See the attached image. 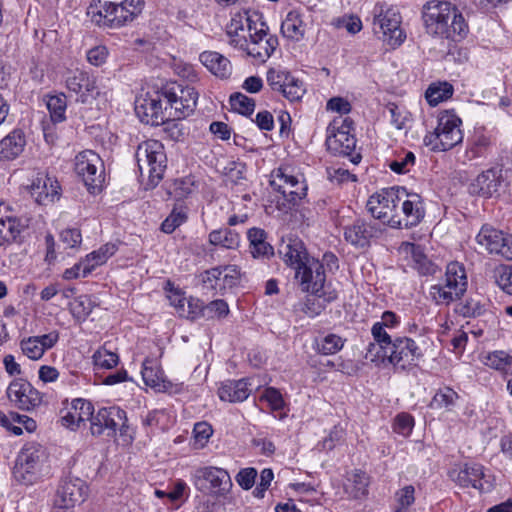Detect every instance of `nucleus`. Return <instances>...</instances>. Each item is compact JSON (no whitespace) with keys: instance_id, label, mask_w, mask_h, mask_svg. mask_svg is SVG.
<instances>
[{"instance_id":"nucleus-30","label":"nucleus","mask_w":512,"mask_h":512,"mask_svg":"<svg viewBox=\"0 0 512 512\" xmlns=\"http://www.w3.org/2000/svg\"><path fill=\"white\" fill-rule=\"evenodd\" d=\"M92 412H94V407L91 402L82 398L74 399L70 410L61 417V424L75 430L80 427L81 423L91 421Z\"/></svg>"},{"instance_id":"nucleus-38","label":"nucleus","mask_w":512,"mask_h":512,"mask_svg":"<svg viewBox=\"0 0 512 512\" xmlns=\"http://www.w3.org/2000/svg\"><path fill=\"white\" fill-rule=\"evenodd\" d=\"M117 246L113 243H106L98 250L92 251L85 258V267L82 277L88 276L96 267L103 265L106 261L115 254Z\"/></svg>"},{"instance_id":"nucleus-34","label":"nucleus","mask_w":512,"mask_h":512,"mask_svg":"<svg viewBox=\"0 0 512 512\" xmlns=\"http://www.w3.org/2000/svg\"><path fill=\"white\" fill-rule=\"evenodd\" d=\"M282 35L291 41H301L306 33V23L303 13L299 10H291L287 13L281 24Z\"/></svg>"},{"instance_id":"nucleus-17","label":"nucleus","mask_w":512,"mask_h":512,"mask_svg":"<svg viewBox=\"0 0 512 512\" xmlns=\"http://www.w3.org/2000/svg\"><path fill=\"white\" fill-rule=\"evenodd\" d=\"M476 241L490 254L512 261V235L485 225L477 234Z\"/></svg>"},{"instance_id":"nucleus-5","label":"nucleus","mask_w":512,"mask_h":512,"mask_svg":"<svg viewBox=\"0 0 512 512\" xmlns=\"http://www.w3.org/2000/svg\"><path fill=\"white\" fill-rule=\"evenodd\" d=\"M295 280L301 291L323 299L324 302H332L337 298L335 290L327 289L324 264L319 259L312 257L298 266Z\"/></svg>"},{"instance_id":"nucleus-63","label":"nucleus","mask_w":512,"mask_h":512,"mask_svg":"<svg viewBox=\"0 0 512 512\" xmlns=\"http://www.w3.org/2000/svg\"><path fill=\"white\" fill-rule=\"evenodd\" d=\"M108 57V49L106 46H95L87 51V61L96 67L103 65Z\"/></svg>"},{"instance_id":"nucleus-47","label":"nucleus","mask_w":512,"mask_h":512,"mask_svg":"<svg viewBox=\"0 0 512 512\" xmlns=\"http://www.w3.org/2000/svg\"><path fill=\"white\" fill-rule=\"evenodd\" d=\"M458 397L459 396L456 391H454L450 387L445 386L443 388H440L436 392V394L434 395V397L431 401L430 406L432 408L449 409L450 407H452L455 404Z\"/></svg>"},{"instance_id":"nucleus-51","label":"nucleus","mask_w":512,"mask_h":512,"mask_svg":"<svg viewBox=\"0 0 512 512\" xmlns=\"http://www.w3.org/2000/svg\"><path fill=\"white\" fill-rule=\"evenodd\" d=\"M494 278L496 284L503 292L512 295V266L500 265L496 267Z\"/></svg>"},{"instance_id":"nucleus-62","label":"nucleus","mask_w":512,"mask_h":512,"mask_svg":"<svg viewBox=\"0 0 512 512\" xmlns=\"http://www.w3.org/2000/svg\"><path fill=\"white\" fill-rule=\"evenodd\" d=\"M194 439L200 447H203L213 434V429L207 422H198L193 429Z\"/></svg>"},{"instance_id":"nucleus-16","label":"nucleus","mask_w":512,"mask_h":512,"mask_svg":"<svg viewBox=\"0 0 512 512\" xmlns=\"http://www.w3.org/2000/svg\"><path fill=\"white\" fill-rule=\"evenodd\" d=\"M65 85L76 95V101L83 104L91 103L99 95L96 78L85 70L68 71L65 76Z\"/></svg>"},{"instance_id":"nucleus-45","label":"nucleus","mask_w":512,"mask_h":512,"mask_svg":"<svg viewBox=\"0 0 512 512\" xmlns=\"http://www.w3.org/2000/svg\"><path fill=\"white\" fill-rule=\"evenodd\" d=\"M66 107V97L64 94L50 96L47 100V108L54 123L65 120Z\"/></svg>"},{"instance_id":"nucleus-53","label":"nucleus","mask_w":512,"mask_h":512,"mask_svg":"<svg viewBox=\"0 0 512 512\" xmlns=\"http://www.w3.org/2000/svg\"><path fill=\"white\" fill-rule=\"evenodd\" d=\"M20 345L23 354L32 360L40 359L45 352L41 347V342L35 336L23 339Z\"/></svg>"},{"instance_id":"nucleus-7","label":"nucleus","mask_w":512,"mask_h":512,"mask_svg":"<svg viewBox=\"0 0 512 512\" xmlns=\"http://www.w3.org/2000/svg\"><path fill=\"white\" fill-rule=\"evenodd\" d=\"M462 120L452 111L439 114L437 127L424 137V144L432 151H448L463 141Z\"/></svg>"},{"instance_id":"nucleus-54","label":"nucleus","mask_w":512,"mask_h":512,"mask_svg":"<svg viewBox=\"0 0 512 512\" xmlns=\"http://www.w3.org/2000/svg\"><path fill=\"white\" fill-rule=\"evenodd\" d=\"M0 422L4 427H9L11 422L17 423L24 426L28 432H32L36 429L35 420L26 415H20L15 412H11L8 415H3L0 419Z\"/></svg>"},{"instance_id":"nucleus-9","label":"nucleus","mask_w":512,"mask_h":512,"mask_svg":"<svg viewBox=\"0 0 512 512\" xmlns=\"http://www.w3.org/2000/svg\"><path fill=\"white\" fill-rule=\"evenodd\" d=\"M269 182L275 191L282 194L285 201L282 205L286 211L297 205L307 194L305 182L291 174L288 167L273 170Z\"/></svg>"},{"instance_id":"nucleus-40","label":"nucleus","mask_w":512,"mask_h":512,"mask_svg":"<svg viewBox=\"0 0 512 512\" xmlns=\"http://www.w3.org/2000/svg\"><path fill=\"white\" fill-rule=\"evenodd\" d=\"M482 363L491 369L512 375V355L503 350L487 353L482 357Z\"/></svg>"},{"instance_id":"nucleus-55","label":"nucleus","mask_w":512,"mask_h":512,"mask_svg":"<svg viewBox=\"0 0 512 512\" xmlns=\"http://www.w3.org/2000/svg\"><path fill=\"white\" fill-rule=\"evenodd\" d=\"M228 313V304L221 299L211 301L204 308V318L206 319L222 318L227 316Z\"/></svg>"},{"instance_id":"nucleus-29","label":"nucleus","mask_w":512,"mask_h":512,"mask_svg":"<svg viewBox=\"0 0 512 512\" xmlns=\"http://www.w3.org/2000/svg\"><path fill=\"white\" fill-rule=\"evenodd\" d=\"M27 145L26 135L16 128L0 140V161H13L20 157Z\"/></svg>"},{"instance_id":"nucleus-35","label":"nucleus","mask_w":512,"mask_h":512,"mask_svg":"<svg viewBox=\"0 0 512 512\" xmlns=\"http://www.w3.org/2000/svg\"><path fill=\"white\" fill-rule=\"evenodd\" d=\"M27 224L22 219L12 216L0 218V248L13 242H21V234Z\"/></svg>"},{"instance_id":"nucleus-41","label":"nucleus","mask_w":512,"mask_h":512,"mask_svg":"<svg viewBox=\"0 0 512 512\" xmlns=\"http://www.w3.org/2000/svg\"><path fill=\"white\" fill-rule=\"evenodd\" d=\"M453 94V86L448 82L432 83L425 92L429 105L436 106L449 99Z\"/></svg>"},{"instance_id":"nucleus-23","label":"nucleus","mask_w":512,"mask_h":512,"mask_svg":"<svg viewBox=\"0 0 512 512\" xmlns=\"http://www.w3.org/2000/svg\"><path fill=\"white\" fill-rule=\"evenodd\" d=\"M111 9V28L117 29L125 26L137 18L143 11L144 0H122L121 2H110Z\"/></svg>"},{"instance_id":"nucleus-21","label":"nucleus","mask_w":512,"mask_h":512,"mask_svg":"<svg viewBox=\"0 0 512 512\" xmlns=\"http://www.w3.org/2000/svg\"><path fill=\"white\" fill-rule=\"evenodd\" d=\"M7 396L17 408L26 411L35 409L42 402L41 393L22 378L15 379L9 384Z\"/></svg>"},{"instance_id":"nucleus-25","label":"nucleus","mask_w":512,"mask_h":512,"mask_svg":"<svg viewBox=\"0 0 512 512\" xmlns=\"http://www.w3.org/2000/svg\"><path fill=\"white\" fill-rule=\"evenodd\" d=\"M87 491L88 488L83 480L66 478L57 489L55 504L74 507L85 500Z\"/></svg>"},{"instance_id":"nucleus-36","label":"nucleus","mask_w":512,"mask_h":512,"mask_svg":"<svg viewBox=\"0 0 512 512\" xmlns=\"http://www.w3.org/2000/svg\"><path fill=\"white\" fill-rule=\"evenodd\" d=\"M250 253L254 258H269L274 254L273 247L267 242V233L261 228H251L247 232Z\"/></svg>"},{"instance_id":"nucleus-50","label":"nucleus","mask_w":512,"mask_h":512,"mask_svg":"<svg viewBox=\"0 0 512 512\" xmlns=\"http://www.w3.org/2000/svg\"><path fill=\"white\" fill-rule=\"evenodd\" d=\"M415 164V155L411 151H403L394 160L389 161L388 167L397 174L408 173Z\"/></svg>"},{"instance_id":"nucleus-4","label":"nucleus","mask_w":512,"mask_h":512,"mask_svg":"<svg viewBox=\"0 0 512 512\" xmlns=\"http://www.w3.org/2000/svg\"><path fill=\"white\" fill-rule=\"evenodd\" d=\"M135 158L141 177L147 176L148 184L155 187L162 180L167 167V157L162 143L157 140L140 143Z\"/></svg>"},{"instance_id":"nucleus-6","label":"nucleus","mask_w":512,"mask_h":512,"mask_svg":"<svg viewBox=\"0 0 512 512\" xmlns=\"http://www.w3.org/2000/svg\"><path fill=\"white\" fill-rule=\"evenodd\" d=\"M466 289L465 267L459 262H451L446 267L444 277L430 287L429 295L436 304L448 305L463 296Z\"/></svg>"},{"instance_id":"nucleus-61","label":"nucleus","mask_w":512,"mask_h":512,"mask_svg":"<svg viewBox=\"0 0 512 512\" xmlns=\"http://www.w3.org/2000/svg\"><path fill=\"white\" fill-rule=\"evenodd\" d=\"M257 474L253 467L243 468L237 473L235 480L242 489L249 490L254 486Z\"/></svg>"},{"instance_id":"nucleus-1","label":"nucleus","mask_w":512,"mask_h":512,"mask_svg":"<svg viewBox=\"0 0 512 512\" xmlns=\"http://www.w3.org/2000/svg\"><path fill=\"white\" fill-rule=\"evenodd\" d=\"M198 93L193 87L167 82L135 101V112L141 122L158 126L181 120L194 112Z\"/></svg>"},{"instance_id":"nucleus-56","label":"nucleus","mask_w":512,"mask_h":512,"mask_svg":"<svg viewBox=\"0 0 512 512\" xmlns=\"http://www.w3.org/2000/svg\"><path fill=\"white\" fill-rule=\"evenodd\" d=\"M413 427L414 418L408 413H400L394 419L393 430L402 436H409Z\"/></svg>"},{"instance_id":"nucleus-12","label":"nucleus","mask_w":512,"mask_h":512,"mask_svg":"<svg viewBox=\"0 0 512 512\" xmlns=\"http://www.w3.org/2000/svg\"><path fill=\"white\" fill-rule=\"evenodd\" d=\"M102 168L101 158L92 150H84L75 157V172L81 177L91 194H97L101 191L104 181Z\"/></svg>"},{"instance_id":"nucleus-64","label":"nucleus","mask_w":512,"mask_h":512,"mask_svg":"<svg viewBox=\"0 0 512 512\" xmlns=\"http://www.w3.org/2000/svg\"><path fill=\"white\" fill-rule=\"evenodd\" d=\"M186 304H187V309H186V312L184 315L186 318H188L190 320H196L201 317L204 318L205 305L200 299L190 297L187 300Z\"/></svg>"},{"instance_id":"nucleus-57","label":"nucleus","mask_w":512,"mask_h":512,"mask_svg":"<svg viewBox=\"0 0 512 512\" xmlns=\"http://www.w3.org/2000/svg\"><path fill=\"white\" fill-rule=\"evenodd\" d=\"M94 363L97 367L103 369H111L118 364V355L116 353L99 350L93 355Z\"/></svg>"},{"instance_id":"nucleus-52","label":"nucleus","mask_w":512,"mask_h":512,"mask_svg":"<svg viewBox=\"0 0 512 512\" xmlns=\"http://www.w3.org/2000/svg\"><path fill=\"white\" fill-rule=\"evenodd\" d=\"M245 24H247L248 31L251 33L254 29V24L257 23L251 19L247 11L235 14L227 27V35L244 31Z\"/></svg>"},{"instance_id":"nucleus-24","label":"nucleus","mask_w":512,"mask_h":512,"mask_svg":"<svg viewBox=\"0 0 512 512\" xmlns=\"http://www.w3.org/2000/svg\"><path fill=\"white\" fill-rule=\"evenodd\" d=\"M285 81H290V89L287 90V100L299 101L306 92L305 86L301 80L295 78L289 71L270 68L267 71V82L272 90L281 89Z\"/></svg>"},{"instance_id":"nucleus-11","label":"nucleus","mask_w":512,"mask_h":512,"mask_svg":"<svg viewBox=\"0 0 512 512\" xmlns=\"http://www.w3.org/2000/svg\"><path fill=\"white\" fill-rule=\"evenodd\" d=\"M197 490L215 496H225L232 487L229 473L219 467L207 466L197 468L192 476Z\"/></svg>"},{"instance_id":"nucleus-58","label":"nucleus","mask_w":512,"mask_h":512,"mask_svg":"<svg viewBox=\"0 0 512 512\" xmlns=\"http://www.w3.org/2000/svg\"><path fill=\"white\" fill-rule=\"evenodd\" d=\"M71 312L74 317L85 319L92 312V303L87 296H80L71 303Z\"/></svg>"},{"instance_id":"nucleus-27","label":"nucleus","mask_w":512,"mask_h":512,"mask_svg":"<svg viewBox=\"0 0 512 512\" xmlns=\"http://www.w3.org/2000/svg\"><path fill=\"white\" fill-rule=\"evenodd\" d=\"M501 170L491 168L480 173L470 184L471 194L479 195L485 198L495 195L501 185Z\"/></svg>"},{"instance_id":"nucleus-10","label":"nucleus","mask_w":512,"mask_h":512,"mask_svg":"<svg viewBox=\"0 0 512 512\" xmlns=\"http://www.w3.org/2000/svg\"><path fill=\"white\" fill-rule=\"evenodd\" d=\"M126 422L127 416L123 409L116 406L103 407L96 414L92 412L90 432L96 437L112 438L116 436L119 429L120 434L124 435L128 429Z\"/></svg>"},{"instance_id":"nucleus-2","label":"nucleus","mask_w":512,"mask_h":512,"mask_svg":"<svg viewBox=\"0 0 512 512\" xmlns=\"http://www.w3.org/2000/svg\"><path fill=\"white\" fill-rule=\"evenodd\" d=\"M426 32L433 36L457 41L468 32L464 17L450 2L430 1L423 7Z\"/></svg>"},{"instance_id":"nucleus-26","label":"nucleus","mask_w":512,"mask_h":512,"mask_svg":"<svg viewBox=\"0 0 512 512\" xmlns=\"http://www.w3.org/2000/svg\"><path fill=\"white\" fill-rule=\"evenodd\" d=\"M60 185L57 180L39 174L29 186L31 196L40 205L53 203L59 196Z\"/></svg>"},{"instance_id":"nucleus-15","label":"nucleus","mask_w":512,"mask_h":512,"mask_svg":"<svg viewBox=\"0 0 512 512\" xmlns=\"http://www.w3.org/2000/svg\"><path fill=\"white\" fill-rule=\"evenodd\" d=\"M379 9V12L375 15L374 23L379 24L383 33V40L392 47L401 45L406 35L400 27L402 18L399 10L386 5H381Z\"/></svg>"},{"instance_id":"nucleus-43","label":"nucleus","mask_w":512,"mask_h":512,"mask_svg":"<svg viewBox=\"0 0 512 512\" xmlns=\"http://www.w3.org/2000/svg\"><path fill=\"white\" fill-rule=\"evenodd\" d=\"M345 343V339L337 334H327L315 340V349L322 355H333L339 352Z\"/></svg>"},{"instance_id":"nucleus-37","label":"nucleus","mask_w":512,"mask_h":512,"mask_svg":"<svg viewBox=\"0 0 512 512\" xmlns=\"http://www.w3.org/2000/svg\"><path fill=\"white\" fill-rule=\"evenodd\" d=\"M201 63L214 75L226 78L231 73L230 61L218 52L205 51L200 54Z\"/></svg>"},{"instance_id":"nucleus-60","label":"nucleus","mask_w":512,"mask_h":512,"mask_svg":"<svg viewBox=\"0 0 512 512\" xmlns=\"http://www.w3.org/2000/svg\"><path fill=\"white\" fill-rule=\"evenodd\" d=\"M261 399L267 401L271 409L274 411L282 410L285 405L282 394L278 389L274 387L266 388L261 396Z\"/></svg>"},{"instance_id":"nucleus-22","label":"nucleus","mask_w":512,"mask_h":512,"mask_svg":"<svg viewBox=\"0 0 512 512\" xmlns=\"http://www.w3.org/2000/svg\"><path fill=\"white\" fill-rule=\"evenodd\" d=\"M381 233L379 224L361 218L344 227L345 240L356 248L368 247L371 241L378 238Z\"/></svg>"},{"instance_id":"nucleus-8","label":"nucleus","mask_w":512,"mask_h":512,"mask_svg":"<svg viewBox=\"0 0 512 512\" xmlns=\"http://www.w3.org/2000/svg\"><path fill=\"white\" fill-rule=\"evenodd\" d=\"M353 121L350 117H336L327 127L326 146L334 155L349 156L350 161L358 164L361 160L359 153L354 154L356 138L351 133Z\"/></svg>"},{"instance_id":"nucleus-14","label":"nucleus","mask_w":512,"mask_h":512,"mask_svg":"<svg viewBox=\"0 0 512 512\" xmlns=\"http://www.w3.org/2000/svg\"><path fill=\"white\" fill-rule=\"evenodd\" d=\"M399 187L382 189L372 194L366 204L368 211L375 219L381 220L392 227V218L396 219V211L399 208Z\"/></svg>"},{"instance_id":"nucleus-33","label":"nucleus","mask_w":512,"mask_h":512,"mask_svg":"<svg viewBox=\"0 0 512 512\" xmlns=\"http://www.w3.org/2000/svg\"><path fill=\"white\" fill-rule=\"evenodd\" d=\"M374 342L369 343L366 351V359L377 362L388 349L394 339L386 332L383 324L374 323L371 329Z\"/></svg>"},{"instance_id":"nucleus-46","label":"nucleus","mask_w":512,"mask_h":512,"mask_svg":"<svg viewBox=\"0 0 512 512\" xmlns=\"http://www.w3.org/2000/svg\"><path fill=\"white\" fill-rule=\"evenodd\" d=\"M229 102L234 111L244 116H249L254 112L255 101L245 94L235 92L230 96Z\"/></svg>"},{"instance_id":"nucleus-49","label":"nucleus","mask_w":512,"mask_h":512,"mask_svg":"<svg viewBox=\"0 0 512 512\" xmlns=\"http://www.w3.org/2000/svg\"><path fill=\"white\" fill-rule=\"evenodd\" d=\"M328 303L329 302H324V300L320 298L315 299L307 297L304 301L299 302L295 306V311L301 312L309 318H314L322 313Z\"/></svg>"},{"instance_id":"nucleus-20","label":"nucleus","mask_w":512,"mask_h":512,"mask_svg":"<svg viewBox=\"0 0 512 512\" xmlns=\"http://www.w3.org/2000/svg\"><path fill=\"white\" fill-rule=\"evenodd\" d=\"M450 476L461 487H473L480 492H489L494 483L490 476L484 472V467L478 463H466L459 470L450 472Z\"/></svg>"},{"instance_id":"nucleus-48","label":"nucleus","mask_w":512,"mask_h":512,"mask_svg":"<svg viewBox=\"0 0 512 512\" xmlns=\"http://www.w3.org/2000/svg\"><path fill=\"white\" fill-rule=\"evenodd\" d=\"M457 312L463 317H479L485 312V305L479 296H471L459 304Z\"/></svg>"},{"instance_id":"nucleus-18","label":"nucleus","mask_w":512,"mask_h":512,"mask_svg":"<svg viewBox=\"0 0 512 512\" xmlns=\"http://www.w3.org/2000/svg\"><path fill=\"white\" fill-rule=\"evenodd\" d=\"M249 38L248 56L262 63L273 54L279 45L277 36L269 33V29L264 22L254 24V29L249 33Z\"/></svg>"},{"instance_id":"nucleus-28","label":"nucleus","mask_w":512,"mask_h":512,"mask_svg":"<svg viewBox=\"0 0 512 512\" xmlns=\"http://www.w3.org/2000/svg\"><path fill=\"white\" fill-rule=\"evenodd\" d=\"M278 253L282 260L295 271L302 263L311 259L302 240L299 238H288L282 241Z\"/></svg>"},{"instance_id":"nucleus-19","label":"nucleus","mask_w":512,"mask_h":512,"mask_svg":"<svg viewBox=\"0 0 512 512\" xmlns=\"http://www.w3.org/2000/svg\"><path fill=\"white\" fill-rule=\"evenodd\" d=\"M421 356L415 341L408 337H397L393 340L380 360L388 359L394 367L404 370Z\"/></svg>"},{"instance_id":"nucleus-44","label":"nucleus","mask_w":512,"mask_h":512,"mask_svg":"<svg viewBox=\"0 0 512 512\" xmlns=\"http://www.w3.org/2000/svg\"><path fill=\"white\" fill-rule=\"evenodd\" d=\"M187 221V208L176 205L161 224V231L170 234Z\"/></svg>"},{"instance_id":"nucleus-59","label":"nucleus","mask_w":512,"mask_h":512,"mask_svg":"<svg viewBox=\"0 0 512 512\" xmlns=\"http://www.w3.org/2000/svg\"><path fill=\"white\" fill-rule=\"evenodd\" d=\"M344 436L345 430L341 426L335 425L329 435L321 442L322 449L326 451L333 450L344 441Z\"/></svg>"},{"instance_id":"nucleus-31","label":"nucleus","mask_w":512,"mask_h":512,"mask_svg":"<svg viewBox=\"0 0 512 512\" xmlns=\"http://www.w3.org/2000/svg\"><path fill=\"white\" fill-rule=\"evenodd\" d=\"M141 374L144 383L156 391L168 392L172 390L173 384L165 378L164 372L157 361L145 359Z\"/></svg>"},{"instance_id":"nucleus-13","label":"nucleus","mask_w":512,"mask_h":512,"mask_svg":"<svg viewBox=\"0 0 512 512\" xmlns=\"http://www.w3.org/2000/svg\"><path fill=\"white\" fill-rule=\"evenodd\" d=\"M399 208L396 219L392 218V228H410L417 226L425 217V208L422 197L417 193H408L406 189H399Z\"/></svg>"},{"instance_id":"nucleus-3","label":"nucleus","mask_w":512,"mask_h":512,"mask_svg":"<svg viewBox=\"0 0 512 512\" xmlns=\"http://www.w3.org/2000/svg\"><path fill=\"white\" fill-rule=\"evenodd\" d=\"M47 459V451L41 444L36 442L25 444L13 468L15 480L25 485L34 484L43 476Z\"/></svg>"},{"instance_id":"nucleus-42","label":"nucleus","mask_w":512,"mask_h":512,"mask_svg":"<svg viewBox=\"0 0 512 512\" xmlns=\"http://www.w3.org/2000/svg\"><path fill=\"white\" fill-rule=\"evenodd\" d=\"M209 242L212 245H220L227 249H235L239 245L240 238L238 233L235 231L229 228H224L213 230L209 234Z\"/></svg>"},{"instance_id":"nucleus-32","label":"nucleus","mask_w":512,"mask_h":512,"mask_svg":"<svg viewBox=\"0 0 512 512\" xmlns=\"http://www.w3.org/2000/svg\"><path fill=\"white\" fill-rule=\"evenodd\" d=\"M250 384L247 378L239 380H226L218 388V396L222 401L237 403L245 401L250 393Z\"/></svg>"},{"instance_id":"nucleus-39","label":"nucleus","mask_w":512,"mask_h":512,"mask_svg":"<svg viewBox=\"0 0 512 512\" xmlns=\"http://www.w3.org/2000/svg\"><path fill=\"white\" fill-rule=\"evenodd\" d=\"M86 14L93 24L102 28H111L112 14L108 1H92L87 8Z\"/></svg>"}]
</instances>
